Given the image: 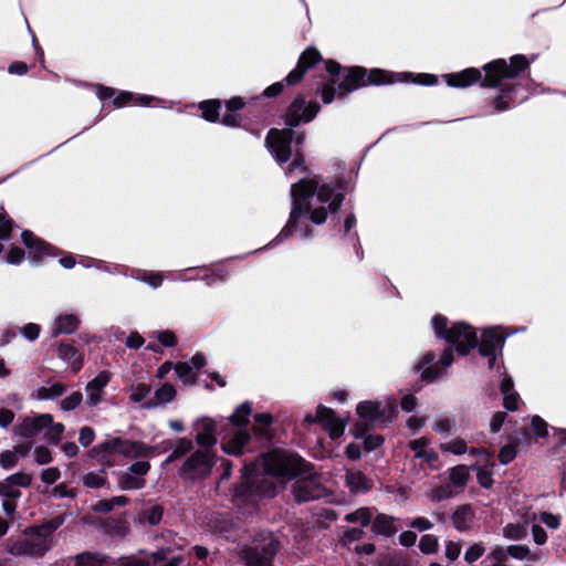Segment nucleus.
Returning <instances> with one entry per match:
<instances>
[{"mask_svg": "<svg viewBox=\"0 0 566 566\" xmlns=\"http://www.w3.org/2000/svg\"><path fill=\"white\" fill-rule=\"evenodd\" d=\"M30 535L22 539H9L7 551L14 556L42 557L52 547L54 533H24Z\"/></svg>", "mask_w": 566, "mask_h": 566, "instance_id": "obj_8", "label": "nucleus"}, {"mask_svg": "<svg viewBox=\"0 0 566 566\" xmlns=\"http://www.w3.org/2000/svg\"><path fill=\"white\" fill-rule=\"evenodd\" d=\"M64 391L65 387L60 382H55L51 386L40 387L36 390V398L40 400L54 399L61 397Z\"/></svg>", "mask_w": 566, "mask_h": 566, "instance_id": "obj_41", "label": "nucleus"}, {"mask_svg": "<svg viewBox=\"0 0 566 566\" xmlns=\"http://www.w3.org/2000/svg\"><path fill=\"white\" fill-rule=\"evenodd\" d=\"M419 548L423 554H432L438 549V539L432 534H426L420 538Z\"/></svg>", "mask_w": 566, "mask_h": 566, "instance_id": "obj_53", "label": "nucleus"}, {"mask_svg": "<svg viewBox=\"0 0 566 566\" xmlns=\"http://www.w3.org/2000/svg\"><path fill=\"white\" fill-rule=\"evenodd\" d=\"M199 108L202 112V117L208 122H217L219 119V112L221 103L218 99L201 102Z\"/></svg>", "mask_w": 566, "mask_h": 566, "instance_id": "obj_38", "label": "nucleus"}, {"mask_svg": "<svg viewBox=\"0 0 566 566\" xmlns=\"http://www.w3.org/2000/svg\"><path fill=\"white\" fill-rule=\"evenodd\" d=\"M251 436L245 428L235 429L228 438H223L221 449L231 455H242L250 451Z\"/></svg>", "mask_w": 566, "mask_h": 566, "instance_id": "obj_15", "label": "nucleus"}, {"mask_svg": "<svg viewBox=\"0 0 566 566\" xmlns=\"http://www.w3.org/2000/svg\"><path fill=\"white\" fill-rule=\"evenodd\" d=\"M176 375L185 385H193L196 382V374L192 366L188 361H179L174 367Z\"/></svg>", "mask_w": 566, "mask_h": 566, "instance_id": "obj_39", "label": "nucleus"}, {"mask_svg": "<svg viewBox=\"0 0 566 566\" xmlns=\"http://www.w3.org/2000/svg\"><path fill=\"white\" fill-rule=\"evenodd\" d=\"M455 427V420L449 417H439L432 424V430L440 434H450Z\"/></svg>", "mask_w": 566, "mask_h": 566, "instance_id": "obj_50", "label": "nucleus"}, {"mask_svg": "<svg viewBox=\"0 0 566 566\" xmlns=\"http://www.w3.org/2000/svg\"><path fill=\"white\" fill-rule=\"evenodd\" d=\"M32 478L28 473L18 472L0 482V496L3 499H18L21 496L20 488H28Z\"/></svg>", "mask_w": 566, "mask_h": 566, "instance_id": "obj_18", "label": "nucleus"}, {"mask_svg": "<svg viewBox=\"0 0 566 566\" xmlns=\"http://www.w3.org/2000/svg\"><path fill=\"white\" fill-rule=\"evenodd\" d=\"M157 448L148 446L142 441L124 440L120 448V454L130 458H148L156 453Z\"/></svg>", "mask_w": 566, "mask_h": 566, "instance_id": "obj_25", "label": "nucleus"}, {"mask_svg": "<svg viewBox=\"0 0 566 566\" xmlns=\"http://www.w3.org/2000/svg\"><path fill=\"white\" fill-rule=\"evenodd\" d=\"M193 451V442L188 438H179L171 451V453L166 458L165 463H171L188 453Z\"/></svg>", "mask_w": 566, "mask_h": 566, "instance_id": "obj_35", "label": "nucleus"}, {"mask_svg": "<svg viewBox=\"0 0 566 566\" xmlns=\"http://www.w3.org/2000/svg\"><path fill=\"white\" fill-rule=\"evenodd\" d=\"M104 562V556L90 552H84L75 557V566H103Z\"/></svg>", "mask_w": 566, "mask_h": 566, "instance_id": "obj_44", "label": "nucleus"}, {"mask_svg": "<svg viewBox=\"0 0 566 566\" xmlns=\"http://www.w3.org/2000/svg\"><path fill=\"white\" fill-rule=\"evenodd\" d=\"M20 332L25 339L33 342L39 337L41 327L39 324L28 323L21 327Z\"/></svg>", "mask_w": 566, "mask_h": 566, "instance_id": "obj_59", "label": "nucleus"}, {"mask_svg": "<svg viewBox=\"0 0 566 566\" xmlns=\"http://www.w3.org/2000/svg\"><path fill=\"white\" fill-rule=\"evenodd\" d=\"M18 461V455L15 454V451L8 450L0 453V465L9 470L15 465Z\"/></svg>", "mask_w": 566, "mask_h": 566, "instance_id": "obj_62", "label": "nucleus"}, {"mask_svg": "<svg viewBox=\"0 0 566 566\" xmlns=\"http://www.w3.org/2000/svg\"><path fill=\"white\" fill-rule=\"evenodd\" d=\"M130 401L138 403L146 399V397L150 394L151 387L147 384L139 382L130 386Z\"/></svg>", "mask_w": 566, "mask_h": 566, "instance_id": "obj_47", "label": "nucleus"}, {"mask_svg": "<svg viewBox=\"0 0 566 566\" xmlns=\"http://www.w3.org/2000/svg\"><path fill=\"white\" fill-rule=\"evenodd\" d=\"M433 524L426 517L396 518L389 515L379 514L373 524L371 531H403L405 528H417L429 531Z\"/></svg>", "mask_w": 566, "mask_h": 566, "instance_id": "obj_11", "label": "nucleus"}, {"mask_svg": "<svg viewBox=\"0 0 566 566\" xmlns=\"http://www.w3.org/2000/svg\"><path fill=\"white\" fill-rule=\"evenodd\" d=\"M155 97L150 95L134 94L132 92L123 91L114 98L116 107H124L129 104L147 106Z\"/></svg>", "mask_w": 566, "mask_h": 566, "instance_id": "obj_30", "label": "nucleus"}, {"mask_svg": "<svg viewBox=\"0 0 566 566\" xmlns=\"http://www.w3.org/2000/svg\"><path fill=\"white\" fill-rule=\"evenodd\" d=\"M195 430L197 432L195 440L199 446V449L213 451V448L217 444L216 420L208 417L199 418L195 422Z\"/></svg>", "mask_w": 566, "mask_h": 566, "instance_id": "obj_14", "label": "nucleus"}, {"mask_svg": "<svg viewBox=\"0 0 566 566\" xmlns=\"http://www.w3.org/2000/svg\"><path fill=\"white\" fill-rule=\"evenodd\" d=\"M117 484L123 491L140 490L145 488L146 480L144 478H137L128 471H125L119 474Z\"/></svg>", "mask_w": 566, "mask_h": 566, "instance_id": "obj_34", "label": "nucleus"}, {"mask_svg": "<svg viewBox=\"0 0 566 566\" xmlns=\"http://www.w3.org/2000/svg\"><path fill=\"white\" fill-rule=\"evenodd\" d=\"M454 360L453 348L448 347L441 354L439 360H436V354L432 350L427 352L415 365V370L420 373V377L426 382H432L443 376L446 369Z\"/></svg>", "mask_w": 566, "mask_h": 566, "instance_id": "obj_9", "label": "nucleus"}, {"mask_svg": "<svg viewBox=\"0 0 566 566\" xmlns=\"http://www.w3.org/2000/svg\"><path fill=\"white\" fill-rule=\"evenodd\" d=\"M429 444L430 440L426 437H421L419 439L411 440L408 443V447L415 452V459H421L427 462L431 469H437L439 455L434 450L427 449Z\"/></svg>", "mask_w": 566, "mask_h": 566, "instance_id": "obj_23", "label": "nucleus"}, {"mask_svg": "<svg viewBox=\"0 0 566 566\" xmlns=\"http://www.w3.org/2000/svg\"><path fill=\"white\" fill-rule=\"evenodd\" d=\"M516 457V450L512 446H504L501 448L499 453V460L501 464H509Z\"/></svg>", "mask_w": 566, "mask_h": 566, "instance_id": "obj_64", "label": "nucleus"}, {"mask_svg": "<svg viewBox=\"0 0 566 566\" xmlns=\"http://www.w3.org/2000/svg\"><path fill=\"white\" fill-rule=\"evenodd\" d=\"M345 520L348 523H356L360 527H366L369 525V523L371 521V513L368 509L361 507V509L356 510L353 513L346 514Z\"/></svg>", "mask_w": 566, "mask_h": 566, "instance_id": "obj_43", "label": "nucleus"}, {"mask_svg": "<svg viewBox=\"0 0 566 566\" xmlns=\"http://www.w3.org/2000/svg\"><path fill=\"white\" fill-rule=\"evenodd\" d=\"M469 476V470L465 465H457L450 470V481L457 486H464Z\"/></svg>", "mask_w": 566, "mask_h": 566, "instance_id": "obj_49", "label": "nucleus"}, {"mask_svg": "<svg viewBox=\"0 0 566 566\" xmlns=\"http://www.w3.org/2000/svg\"><path fill=\"white\" fill-rule=\"evenodd\" d=\"M216 464V453L211 450L198 449L192 451L182 462L178 473L186 481H202Z\"/></svg>", "mask_w": 566, "mask_h": 566, "instance_id": "obj_7", "label": "nucleus"}, {"mask_svg": "<svg viewBox=\"0 0 566 566\" xmlns=\"http://www.w3.org/2000/svg\"><path fill=\"white\" fill-rule=\"evenodd\" d=\"M305 420L310 423L319 422L332 439H338L345 431V422L331 408L323 405L317 407L315 416L306 415Z\"/></svg>", "mask_w": 566, "mask_h": 566, "instance_id": "obj_12", "label": "nucleus"}, {"mask_svg": "<svg viewBox=\"0 0 566 566\" xmlns=\"http://www.w3.org/2000/svg\"><path fill=\"white\" fill-rule=\"evenodd\" d=\"M311 465L297 454L283 450L262 453L255 460H244L243 481L235 486L233 503L254 507L262 497H273L287 481L295 479L293 495L297 503L314 501L326 493Z\"/></svg>", "mask_w": 566, "mask_h": 566, "instance_id": "obj_2", "label": "nucleus"}, {"mask_svg": "<svg viewBox=\"0 0 566 566\" xmlns=\"http://www.w3.org/2000/svg\"><path fill=\"white\" fill-rule=\"evenodd\" d=\"M542 524L551 530H556L560 524V518L558 515L548 512L526 513L522 525L507 524L503 531H528V528L530 531H544Z\"/></svg>", "mask_w": 566, "mask_h": 566, "instance_id": "obj_13", "label": "nucleus"}, {"mask_svg": "<svg viewBox=\"0 0 566 566\" xmlns=\"http://www.w3.org/2000/svg\"><path fill=\"white\" fill-rule=\"evenodd\" d=\"M52 422L50 413L24 417L15 427L14 432L24 438H34Z\"/></svg>", "mask_w": 566, "mask_h": 566, "instance_id": "obj_16", "label": "nucleus"}, {"mask_svg": "<svg viewBox=\"0 0 566 566\" xmlns=\"http://www.w3.org/2000/svg\"><path fill=\"white\" fill-rule=\"evenodd\" d=\"M346 484L354 493L366 492L373 486L371 480L360 471H348L346 473Z\"/></svg>", "mask_w": 566, "mask_h": 566, "instance_id": "obj_29", "label": "nucleus"}, {"mask_svg": "<svg viewBox=\"0 0 566 566\" xmlns=\"http://www.w3.org/2000/svg\"><path fill=\"white\" fill-rule=\"evenodd\" d=\"M83 395L80 391H74L61 402V408L65 411L74 410L82 401Z\"/></svg>", "mask_w": 566, "mask_h": 566, "instance_id": "obj_56", "label": "nucleus"}, {"mask_svg": "<svg viewBox=\"0 0 566 566\" xmlns=\"http://www.w3.org/2000/svg\"><path fill=\"white\" fill-rule=\"evenodd\" d=\"M132 276L149 286L157 289L163 284V276L159 272L137 270Z\"/></svg>", "mask_w": 566, "mask_h": 566, "instance_id": "obj_40", "label": "nucleus"}, {"mask_svg": "<svg viewBox=\"0 0 566 566\" xmlns=\"http://www.w3.org/2000/svg\"><path fill=\"white\" fill-rule=\"evenodd\" d=\"M252 412V405L245 401L238 406L233 413L228 418L229 422L235 427H245L249 423V417Z\"/></svg>", "mask_w": 566, "mask_h": 566, "instance_id": "obj_33", "label": "nucleus"}, {"mask_svg": "<svg viewBox=\"0 0 566 566\" xmlns=\"http://www.w3.org/2000/svg\"><path fill=\"white\" fill-rule=\"evenodd\" d=\"M229 276V272L227 269L218 268L216 270H211L206 273L202 277H200L208 286H212L219 282H226Z\"/></svg>", "mask_w": 566, "mask_h": 566, "instance_id": "obj_48", "label": "nucleus"}, {"mask_svg": "<svg viewBox=\"0 0 566 566\" xmlns=\"http://www.w3.org/2000/svg\"><path fill=\"white\" fill-rule=\"evenodd\" d=\"M21 238L25 248L29 250L30 256H32L34 261H40L43 256L54 255V248L43 240L36 238L33 232L24 230L21 234Z\"/></svg>", "mask_w": 566, "mask_h": 566, "instance_id": "obj_19", "label": "nucleus"}, {"mask_svg": "<svg viewBox=\"0 0 566 566\" xmlns=\"http://www.w3.org/2000/svg\"><path fill=\"white\" fill-rule=\"evenodd\" d=\"M164 515V509L160 504L153 503L145 505L138 513V520L142 524L156 526L160 523Z\"/></svg>", "mask_w": 566, "mask_h": 566, "instance_id": "obj_28", "label": "nucleus"}, {"mask_svg": "<svg viewBox=\"0 0 566 566\" xmlns=\"http://www.w3.org/2000/svg\"><path fill=\"white\" fill-rule=\"evenodd\" d=\"M80 318L75 314H61L54 319L52 336L73 334L80 326Z\"/></svg>", "mask_w": 566, "mask_h": 566, "instance_id": "obj_26", "label": "nucleus"}, {"mask_svg": "<svg viewBox=\"0 0 566 566\" xmlns=\"http://www.w3.org/2000/svg\"><path fill=\"white\" fill-rule=\"evenodd\" d=\"M111 380V373L107 370L101 371L94 379L87 382L86 403L90 407H95L102 401V392Z\"/></svg>", "mask_w": 566, "mask_h": 566, "instance_id": "obj_20", "label": "nucleus"}, {"mask_svg": "<svg viewBox=\"0 0 566 566\" xmlns=\"http://www.w3.org/2000/svg\"><path fill=\"white\" fill-rule=\"evenodd\" d=\"M507 335L501 333V328L496 326L485 328L480 342L478 340L479 354L488 359L490 369L495 368L497 357L502 355Z\"/></svg>", "mask_w": 566, "mask_h": 566, "instance_id": "obj_10", "label": "nucleus"}, {"mask_svg": "<svg viewBox=\"0 0 566 566\" xmlns=\"http://www.w3.org/2000/svg\"><path fill=\"white\" fill-rule=\"evenodd\" d=\"M473 518V510L470 505L458 507L452 515V524L458 531H468Z\"/></svg>", "mask_w": 566, "mask_h": 566, "instance_id": "obj_31", "label": "nucleus"}, {"mask_svg": "<svg viewBox=\"0 0 566 566\" xmlns=\"http://www.w3.org/2000/svg\"><path fill=\"white\" fill-rule=\"evenodd\" d=\"M13 229V220L0 212V240L8 241Z\"/></svg>", "mask_w": 566, "mask_h": 566, "instance_id": "obj_55", "label": "nucleus"}, {"mask_svg": "<svg viewBox=\"0 0 566 566\" xmlns=\"http://www.w3.org/2000/svg\"><path fill=\"white\" fill-rule=\"evenodd\" d=\"M83 483L91 489H98L106 483L104 471L101 473L90 472L83 476Z\"/></svg>", "mask_w": 566, "mask_h": 566, "instance_id": "obj_52", "label": "nucleus"}, {"mask_svg": "<svg viewBox=\"0 0 566 566\" xmlns=\"http://www.w3.org/2000/svg\"><path fill=\"white\" fill-rule=\"evenodd\" d=\"M24 260V251L18 247L11 248L4 256L8 264L18 265Z\"/></svg>", "mask_w": 566, "mask_h": 566, "instance_id": "obj_60", "label": "nucleus"}, {"mask_svg": "<svg viewBox=\"0 0 566 566\" xmlns=\"http://www.w3.org/2000/svg\"><path fill=\"white\" fill-rule=\"evenodd\" d=\"M60 476H61V472L55 467L44 469L41 472V480L45 484H53V483H55L60 479Z\"/></svg>", "mask_w": 566, "mask_h": 566, "instance_id": "obj_63", "label": "nucleus"}, {"mask_svg": "<svg viewBox=\"0 0 566 566\" xmlns=\"http://www.w3.org/2000/svg\"><path fill=\"white\" fill-rule=\"evenodd\" d=\"M45 438L50 443H57L64 431V426L60 422L54 423L53 421L44 428Z\"/></svg>", "mask_w": 566, "mask_h": 566, "instance_id": "obj_51", "label": "nucleus"}, {"mask_svg": "<svg viewBox=\"0 0 566 566\" xmlns=\"http://www.w3.org/2000/svg\"><path fill=\"white\" fill-rule=\"evenodd\" d=\"M356 410L363 420L360 423H366L367 426L369 423L376 424L386 417V408H382L378 401H361L357 405Z\"/></svg>", "mask_w": 566, "mask_h": 566, "instance_id": "obj_21", "label": "nucleus"}, {"mask_svg": "<svg viewBox=\"0 0 566 566\" xmlns=\"http://www.w3.org/2000/svg\"><path fill=\"white\" fill-rule=\"evenodd\" d=\"M150 470V463L148 461H136L128 468V472L137 478H144Z\"/></svg>", "mask_w": 566, "mask_h": 566, "instance_id": "obj_58", "label": "nucleus"}, {"mask_svg": "<svg viewBox=\"0 0 566 566\" xmlns=\"http://www.w3.org/2000/svg\"><path fill=\"white\" fill-rule=\"evenodd\" d=\"M431 324L434 335L454 346L462 356L468 355L478 346V332L465 322L460 321L450 324L446 316L437 314L432 317Z\"/></svg>", "mask_w": 566, "mask_h": 566, "instance_id": "obj_5", "label": "nucleus"}, {"mask_svg": "<svg viewBox=\"0 0 566 566\" xmlns=\"http://www.w3.org/2000/svg\"><path fill=\"white\" fill-rule=\"evenodd\" d=\"M440 449L443 452L461 455L469 451L467 442L462 438H455L449 442H444L440 444Z\"/></svg>", "mask_w": 566, "mask_h": 566, "instance_id": "obj_46", "label": "nucleus"}, {"mask_svg": "<svg viewBox=\"0 0 566 566\" xmlns=\"http://www.w3.org/2000/svg\"><path fill=\"white\" fill-rule=\"evenodd\" d=\"M34 461L39 465L48 464L52 461V453L49 448L39 446L34 449Z\"/></svg>", "mask_w": 566, "mask_h": 566, "instance_id": "obj_57", "label": "nucleus"}, {"mask_svg": "<svg viewBox=\"0 0 566 566\" xmlns=\"http://www.w3.org/2000/svg\"><path fill=\"white\" fill-rule=\"evenodd\" d=\"M122 444H123V439H120V438L107 439V440L103 441L102 443H99L98 446H96L93 449V452L103 453L105 455L113 454V453L120 454Z\"/></svg>", "mask_w": 566, "mask_h": 566, "instance_id": "obj_42", "label": "nucleus"}, {"mask_svg": "<svg viewBox=\"0 0 566 566\" xmlns=\"http://www.w3.org/2000/svg\"><path fill=\"white\" fill-rule=\"evenodd\" d=\"M352 431L356 438H364L366 452L376 450L384 442V438L379 434H367L368 426L366 423H356Z\"/></svg>", "mask_w": 566, "mask_h": 566, "instance_id": "obj_27", "label": "nucleus"}, {"mask_svg": "<svg viewBox=\"0 0 566 566\" xmlns=\"http://www.w3.org/2000/svg\"><path fill=\"white\" fill-rule=\"evenodd\" d=\"M521 88L522 87L520 85L503 88L500 95L494 101L495 111L503 112L525 101L528 97L530 93L521 94L518 96V92ZM525 91L528 92V88H526Z\"/></svg>", "mask_w": 566, "mask_h": 566, "instance_id": "obj_22", "label": "nucleus"}, {"mask_svg": "<svg viewBox=\"0 0 566 566\" xmlns=\"http://www.w3.org/2000/svg\"><path fill=\"white\" fill-rule=\"evenodd\" d=\"M531 428L533 433L538 438H544L548 434V424L539 416L532 417Z\"/></svg>", "mask_w": 566, "mask_h": 566, "instance_id": "obj_54", "label": "nucleus"}, {"mask_svg": "<svg viewBox=\"0 0 566 566\" xmlns=\"http://www.w3.org/2000/svg\"><path fill=\"white\" fill-rule=\"evenodd\" d=\"M321 61H322V56L316 49H314V48L306 49L301 54V56L297 61L296 67L286 75L284 81L289 85H294V84L298 83L303 78L306 71L310 70L311 67H313L315 64H317Z\"/></svg>", "mask_w": 566, "mask_h": 566, "instance_id": "obj_17", "label": "nucleus"}, {"mask_svg": "<svg viewBox=\"0 0 566 566\" xmlns=\"http://www.w3.org/2000/svg\"><path fill=\"white\" fill-rule=\"evenodd\" d=\"M530 65L527 59L522 54L513 55L510 64L506 60L497 59L486 63L482 69L485 72L484 77L480 70L474 67L465 69L458 73L446 74L447 85L454 88H465L474 83L482 81L484 87H499L505 78H514Z\"/></svg>", "mask_w": 566, "mask_h": 566, "instance_id": "obj_4", "label": "nucleus"}, {"mask_svg": "<svg viewBox=\"0 0 566 566\" xmlns=\"http://www.w3.org/2000/svg\"><path fill=\"white\" fill-rule=\"evenodd\" d=\"M176 389L170 384H164L160 388L155 391V398L157 401L149 400L145 403L146 408L157 407L159 403H168L175 399Z\"/></svg>", "mask_w": 566, "mask_h": 566, "instance_id": "obj_32", "label": "nucleus"}, {"mask_svg": "<svg viewBox=\"0 0 566 566\" xmlns=\"http://www.w3.org/2000/svg\"><path fill=\"white\" fill-rule=\"evenodd\" d=\"M57 357L67 364L73 374L78 373L84 364L83 355L69 343L59 344Z\"/></svg>", "mask_w": 566, "mask_h": 566, "instance_id": "obj_24", "label": "nucleus"}, {"mask_svg": "<svg viewBox=\"0 0 566 566\" xmlns=\"http://www.w3.org/2000/svg\"><path fill=\"white\" fill-rule=\"evenodd\" d=\"M377 566H411V563L407 556L387 554L377 559Z\"/></svg>", "mask_w": 566, "mask_h": 566, "instance_id": "obj_45", "label": "nucleus"}, {"mask_svg": "<svg viewBox=\"0 0 566 566\" xmlns=\"http://www.w3.org/2000/svg\"><path fill=\"white\" fill-rule=\"evenodd\" d=\"M280 547V541L270 537L266 542L240 546L238 558L244 566H274V558Z\"/></svg>", "mask_w": 566, "mask_h": 566, "instance_id": "obj_6", "label": "nucleus"}, {"mask_svg": "<svg viewBox=\"0 0 566 566\" xmlns=\"http://www.w3.org/2000/svg\"><path fill=\"white\" fill-rule=\"evenodd\" d=\"M129 503V499L124 495L114 496L112 499L99 500L93 505V510L97 513H108L115 506H125Z\"/></svg>", "mask_w": 566, "mask_h": 566, "instance_id": "obj_36", "label": "nucleus"}, {"mask_svg": "<svg viewBox=\"0 0 566 566\" xmlns=\"http://www.w3.org/2000/svg\"><path fill=\"white\" fill-rule=\"evenodd\" d=\"M326 71L331 75V81L325 83L321 90L324 104L332 103L336 94L338 97H344L367 84L382 85L396 82H412L423 86H432L438 83V77L428 73L413 75L408 72L392 73L380 69H373L367 72L366 69L360 66L343 70L335 61L326 62Z\"/></svg>", "mask_w": 566, "mask_h": 566, "instance_id": "obj_3", "label": "nucleus"}, {"mask_svg": "<svg viewBox=\"0 0 566 566\" xmlns=\"http://www.w3.org/2000/svg\"><path fill=\"white\" fill-rule=\"evenodd\" d=\"M484 552L485 549L481 544H474L467 549L464 559L467 563L472 564L476 562L484 554Z\"/></svg>", "mask_w": 566, "mask_h": 566, "instance_id": "obj_61", "label": "nucleus"}, {"mask_svg": "<svg viewBox=\"0 0 566 566\" xmlns=\"http://www.w3.org/2000/svg\"><path fill=\"white\" fill-rule=\"evenodd\" d=\"M356 227V217L354 213H349L344 221V235L348 237L349 240L353 241L354 247L356 249V254L359 260L363 259V251L360 249L359 242H358V234L356 231H353Z\"/></svg>", "mask_w": 566, "mask_h": 566, "instance_id": "obj_37", "label": "nucleus"}, {"mask_svg": "<svg viewBox=\"0 0 566 566\" xmlns=\"http://www.w3.org/2000/svg\"><path fill=\"white\" fill-rule=\"evenodd\" d=\"M319 108L316 102H306L305 97L300 95L292 102L285 114V124L290 128H272L266 135L265 146L279 165L291 159V144L295 139L297 149L285 174L289 176L300 171L305 176L291 186V212L284 228L272 241L252 253L274 248L293 234H298L304 240L313 239L315 233L310 223L323 224L327 214L336 213L343 205L348 190L347 182L343 178L337 179L335 184L323 182L321 176L307 174L304 155L298 149L305 140V134L296 135L292 129L302 123L312 122Z\"/></svg>", "mask_w": 566, "mask_h": 566, "instance_id": "obj_1", "label": "nucleus"}]
</instances>
